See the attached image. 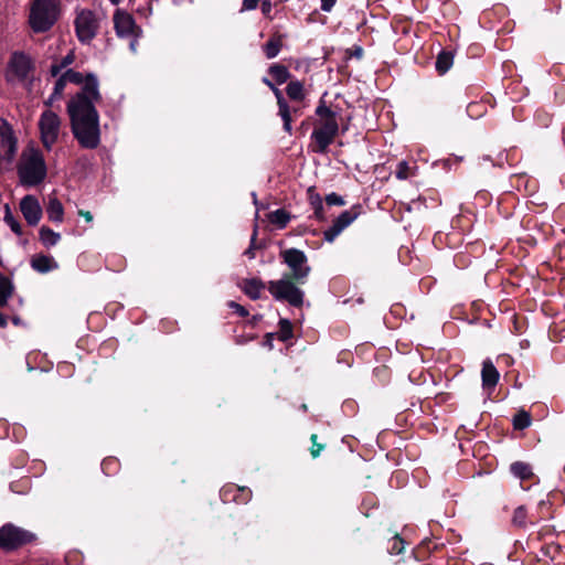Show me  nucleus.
<instances>
[{"label": "nucleus", "instance_id": "nucleus-1", "mask_svg": "<svg viewBox=\"0 0 565 565\" xmlns=\"http://www.w3.org/2000/svg\"><path fill=\"white\" fill-rule=\"evenodd\" d=\"M64 76L68 83L83 84L81 92L67 104L72 131L78 143L86 149H95L100 142L99 116L95 103L99 102V82L95 74L82 73L67 68Z\"/></svg>", "mask_w": 565, "mask_h": 565}, {"label": "nucleus", "instance_id": "nucleus-2", "mask_svg": "<svg viewBox=\"0 0 565 565\" xmlns=\"http://www.w3.org/2000/svg\"><path fill=\"white\" fill-rule=\"evenodd\" d=\"M316 115L319 119L311 134V139L315 141V151L324 153L338 136L339 114L321 100L316 109Z\"/></svg>", "mask_w": 565, "mask_h": 565}, {"label": "nucleus", "instance_id": "nucleus-3", "mask_svg": "<svg viewBox=\"0 0 565 565\" xmlns=\"http://www.w3.org/2000/svg\"><path fill=\"white\" fill-rule=\"evenodd\" d=\"M21 185L36 186L46 178V164L40 150L30 148L22 152L17 167Z\"/></svg>", "mask_w": 565, "mask_h": 565}, {"label": "nucleus", "instance_id": "nucleus-4", "mask_svg": "<svg viewBox=\"0 0 565 565\" xmlns=\"http://www.w3.org/2000/svg\"><path fill=\"white\" fill-rule=\"evenodd\" d=\"M60 0H32L29 23L33 32L44 33L57 21Z\"/></svg>", "mask_w": 565, "mask_h": 565}, {"label": "nucleus", "instance_id": "nucleus-5", "mask_svg": "<svg viewBox=\"0 0 565 565\" xmlns=\"http://www.w3.org/2000/svg\"><path fill=\"white\" fill-rule=\"evenodd\" d=\"M268 291L278 301H286L292 307H301L305 292L298 288L288 277L268 282Z\"/></svg>", "mask_w": 565, "mask_h": 565}, {"label": "nucleus", "instance_id": "nucleus-6", "mask_svg": "<svg viewBox=\"0 0 565 565\" xmlns=\"http://www.w3.org/2000/svg\"><path fill=\"white\" fill-rule=\"evenodd\" d=\"M34 65L29 55L23 52H14L9 61L7 78L9 82L26 84L32 81Z\"/></svg>", "mask_w": 565, "mask_h": 565}, {"label": "nucleus", "instance_id": "nucleus-7", "mask_svg": "<svg viewBox=\"0 0 565 565\" xmlns=\"http://www.w3.org/2000/svg\"><path fill=\"white\" fill-rule=\"evenodd\" d=\"M35 535L12 523H6L0 527V548L4 552H11L32 542Z\"/></svg>", "mask_w": 565, "mask_h": 565}, {"label": "nucleus", "instance_id": "nucleus-8", "mask_svg": "<svg viewBox=\"0 0 565 565\" xmlns=\"http://www.w3.org/2000/svg\"><path fill=\"white\" fill-rule=\"evenodd\" d=\"M282 263L288 266L291 277L299 284H303L310 274V266L306 254L298 248H287L280 252Z\"/></svg>", "mask_w": 565, "mask_h": 565}, {"label": "nucleus", "instance_id": "nucleus-9", "mask_svg": "<svg viewBox=\"0 0 565 565\" xmlns=\"http://www.w3.org/2000/svg\"><path fill=\"white\" fill-rule=\"evenodd\" d=\"M75 32L78 41L83 44H88L96 36L99 21L96 14L88 9H84L77 12L74 21Z\"/></svg>", "mask_w": 565, "mask_h": 565}, {"label": "nucleus", "instance_id": "nucleus-10", "mask_svg": "<svg viewBox=\"0 0 565 565\" xmlns=\"http://www.w3.org/2000/svg\"><path fill=\"white\" fill-rule=\"evenodd\" d=\"M39 129L41 134V141L44 148L46 150H51L60 136V117L51 110L43 111L39 120Z\"/></svg>", "mask_w": 565, "mask_h": 565}, {"label": "nucleus", "instance_id": "nucleus-11", "mask_svg": "<svg viewBox=\"0 0 565 565\" xmlns=\"http://www.w3.org/2000/svg\"><path fill=\"white\" fill-rule=\"evenodd\" d=\"M114 26L119 38L130 39L129 49L135 53L138 44V28L134 18L129 13L117 9L114 14Z\"/></svg>", "mask_w": 565, "mask_h": 565}, {"label": "nucleus", "instance_id": "nucleus-12", "mask_svg": "<svg viewBox=\"0 0 565 565\" xmlns=\"http://www.w3.org/2000/svg\"><path fill=\"white\" fill-rule=\"evenodd\" d=\"M361 205H353L351 209L343 211L323 232V238L332 243L348 226H350L360 215Z\"/></svg>", "mask_w": 565, "mask_h": 565}, {"label": "nucleus", "instance_id": "nucleus-13", "mask_svg": "<svg viewBox=\"0 0 565 565\" xmlns=\"http://www.w3.org/2000/svg\"><path fill=\"white\" fill-rule=\"evenodd\" d=\"M309 200H310V204L313 209V215L319 221H324L327 218L326 213H324L326 205L327 206L344 205L343 198L338 195L334 192L328 194L326 196V203H323V201L319 194L313 193L311 190H309Z\"/></svg>", "mask_w": 565, "mask_h": 565}, {"label": "nucleus", "instance_id": "nucleus-14", "mask_svg": "<svg viewBox=\"0 0 565 565\" xmlns=\"http://www.w3.org/2000/svg\"><path fill=\"white\" fill-rule=\"evenodd\" d=\"M263 82L264 84H266L270 90H273L276 99H277V104H278V115L280 116V118L282 119V122H284V130L288 134L291 132V109L287 103V100L284 98L282 96V93L279 88H277L273 83L271 81H269L268 78H263Z\"/></svg>", "mask_w": 565, "mask_h": 565}, {"label": "nucleus", "instance_id": "nucleus-15", "mask_svg": "<svg viewBox=\"0 0 565 565\" xmlns=\"http://www.w3.org/2000/svg\"><path fill=\"white\" fill-rule=\"evenodd\" d=\"M20 210L29 225H36L42 216L39 200L33 195H25L20 202Z\"/></svg>", "mask_w": 565, "mask_h": 565}, {"label": "nucleus", "instance_id": "nucleus-16", "mask_svg": "<svg viewBox=\"0 0 565 565\" xmlns=\"http://www.w3.org/2000/svg\"><path fill=\"white\" fill-rule=\"evenodd\" d=\"M252 497V492L247 488H238L230 486L221 490V499L223 501L234 500L237 503H247Z\"/></svg>", "mask_w": 565, "mask_h": 565}, {"label": "nucleus", "instance_id": "nucleus-17", "mask_svg": "<svg viewBox=\"0 0 565 565\" xmlns=\"http://www.w3.org/2000/svg\"><path fill=\"white\" fill-rule=\"evenodd\" d=\"M499 372L493 365L491 360H484L482 363V370H481V379H482V386L484 390L492 391L498 381H499Z\"/></svg>", "mask_w": 565, "mask_h": 565}, {"label": "nucleus", "instance_id": "nucleus-18", "mask_svg": "<svg viewBox=\"0 0 565 565\" xmlns=\"http://www.w3.org/2000/svg\"><path fill=\"white\" fill-rule=\"evenodd\" d=\"M265 287V284L259 278L244 279L241 285V288L244 291V294L252 300L259 299Z\"/></svg>", "mask_w": 565, "mask_h": 565}, {"label": "nucleus", "instance_id": "nucleus-19", "mask_svg": "<svg viewBox=\"0 0 565 565\" xmlns=\"http://www.w3.org/2000/svg\"><path fill=\"white\" fill-rule=\"evenodd\" d=\"M31 267L38 273L45 274L56 269L58 265L52 256L35 255L31 259Z\"/></svg>", "mask_w": 565, "mask_h": 565}, {"label": "nucleus", "instance_id": "nucleus-20", "mask_svg": "<svg viewBox=\"0 0 565 565\" xmlns=\"http://www.w3.org/2000/svg\"><path fill=\"white\" fill-rule=\"evenodd\" d=\"M46 214L51 222H54V223L63 222L64 209L58 199L50 198L47 206H46Z\"/></svg>", "mask_w": 565, "mask_h": 565}, {"label": "nucleus", "instance_id": "nucleus-21", "mask_svg": "<svg viewBox=\"0 0 565 565\" xmlns=\"http://www.w3.org/2000/svg\"><path fill=\"white\" fill-rule=\"evenodd\" d=\"M511 473L521 481L534 478L532 467L523 461H515L510 466Z\"/></svg>", "mask_w": 565, "mask_h": 565}, {"label": "nucleus", "instance_id": "nucleus-22", "mask_svg": "<svg viewBox=\"0 0 565 565\" xmlns=\"http://www.w3.org/2000/svg\"><path fill=\"white\" fill-rule=\"evenodd\" d=\"M282 47V35L274 34L263 46L267 58H275Z\"/></svg>", "mask_w": 565, "mask_h": 565}, {"label": "nucleus", "instance_id": "nucleus-23", "mask_svg": "<svg viewBox=\"0 0 565 565\" xmlns=\"http://www.w3.org/2000/svg\"><path fill=\"white\" fill-rule=\"evenodd\" d=\"M75 61V54L73 51H70L65 56H63L60 61H56L50 66V74L53 77L58 76L63 70L67 68Z\"/></svg>", "mask_w": 565, "mask_h": 565}, {"label": "nucleus", "instance_id": "nucleus-24", "mask_svg": "<svg viewBox=\"0 0 565 565\" xmlns=\"http://www.w3.org/2000/svg\"><path fill=\"white\" fill-rule=\"evenodd\" d=\"M61 239V235L50 227L42 226L40 228V241L45 247L55 246Z\"/></svg>", "mask_w": 565, "mask_h": 565}, {"label": "nucleus", "instance_id": "nucleus-25", "mask_svg": "<svg viewBox=\"0 0 565 565\" xmlns=\"http://www.w3.org/2000/svg\"><path fill=\"white\" fill-rule=\"evenodd\" d=\"M454 62V55L451 52L443 51L438 54L436 60V70L443 75L451 67Z\"/></svg>", "mask_w": 565, "mask_h": 565}, {"label": "nucleus", "instance_id": "nucleus-26", "mask_svg": "<svg viewBox=\"0 0 565 565\" xmlns=\"http://www.w3.org/2000/svg\"><path fill=\"white\" fill-rule=\"evenodd\" d=\"M56 77L57 79L55 81L53 92L46 100L47 105H52L55 100L60 99L63 96L66 84L68 83L63 73H61Z\"/></svg>", "mask_w": 565, "mask_h": 565}, {"label": "nucleus", "instance_id": "nucleus-27", "mask_svg": "<svg viewBox=\"0 0 565 565\" xmlns=\"http://www.w3.org/2000/svg\"><path fill=\"white\" fill-rule=\"evenodd\" d=\"M269 74L276 81L277 84H284L290 77V73L285 65L281 64H273L268 70Z\"/></svg>", "mask_w": 565, "mask_h": 565}, {"label": "nucleus", "instance_id": "nucleus-28", "mask_svg": "<svg viewBox=\"0 0 565 565\" xmlns=\"http://www.w3.org/2000/svg\"><path fill=\"white\" fill-rule=\"evenodd\" d=\"M550 507H551L550 501L541 500L537 503L536 513H532L530 515V523L534 524V523L539 522L542 519L550 518V512H548L550 511Z\"/></svg>", "mask_w": 565, "mask_h": 565}, {"label": "nucleus", "instance_id": "nucleus-29", "mask_svg": "<svg viewBox=\"0 0 565 565\" xmlns=\"http://www.w3.org/2000/svg\"><path fill=\"white\" fill-rule=\"evenodd\" d=\"M286 93L288 97L292 100L300 102L303 99V85L299 81L290 82L286 87Z\"/></svg>", "mask_w": 565, "mask_h": 565}, {"label": "nucleus", "instance_id": "nucleus-30", "mask_svg": "<svg viewBox=\"0 0 565 565\" xmlns=\"http://www.w3.org/2000/svg\"><path fill=\"white\" fill-rule=\"evenodd\" d=\"M269 221L279 228H285L290 221V215L282 209H278L268 215Z\"/></svg>", "mask_w": 565, "mask_h": 565}, {"label": "nucleus", "instance_id": "nucleus-31", "mask_svg": "<svg viewBox=\"0 0 565 565\" xmlns=\"http://www.w3.org/2000/svg\"><path fill=\"white\" fill-rule=\"evenodd\" d=\"M13 291L11 281L0 273V306H4Z\"/></svg>", "mask_w": 565, "mask_h": 565}, {"label": "nucleus", "instance_id": "nucleus-32", "mask_svg": "<svg viewBox=\"0 0 565 565\" xmlns=\"http://www.w3.org/2000/svg\"><path fill=\"white\" fill-rule=\"evenodd\" d=\"M1 145L7 149V159L11 160L17 150V140L11 132L1 135Z\"/></svg>", "mask_w": 565, "mask_h": 565}, {"label": "nucleus", "instance_id": "nucleus-33", "mask_svg": "<svg viewBox=\"0 0 565 565\" xmlns=\"http://www.w3.org/2000/svg\"><path fill=\"white\" fill-rule=\"evenodd\" d=\"M278 338L280 341H288L292 338V324L287 319H280L279 321Z\"/></svg>", "mask_w": 565, "mask_h": 565}, {"label": "nucleus", "instance_id": "nucleus-34", "mask_svg": "<svg viewBox=\"0 0 565 565\" xmlns=\"http://www.w3.org/2000/svg\"><path fill=\"white\" fill-rule=\"evenodd\" d=\"M531 425V416L527 412L521 411L513 417V426L515 429H525Z\"/></svg>", "mask_w": 565, "mask_h": 565}, {"label": "nucleus", "instance_id": "nucleus-35", "mask_svg": "<svg viewBox=\"0 0 565 565\" xmlns=\"http://www.w3.org/2000/svg\"><path fill=\"white\" fill-rule=\"evenodd\" d=\"M413 174V167H411L407 161L403 160L398 162L395 171V175L398 180H406Z\"/></svg>", "mask_w": 565, "mask_h": 565}, {"label": "nucleus", "instance_id": "nucleus-36", "mask_svg": "<svg viewBox=\"0 0 565 565\" xmlns=\"http://www.w3.org/2000/svg\"><path fill=\"white\" fill-rule=\"evenodd\" d=\"M487 111V108L483 104L481 103H470L468 106H467V115L472 118V119H477V118H480L481 116L484 115V113Z\"/></svg>", "mask_w": 565, "mask_h": 565}, {"label": "nucleus", "instance_id": "nucleus-37", "mask_svg": "<svg viewBox=\"0 0 565 565\" xmlns=\"http://www.w3.org/2000/svg\"><path fill=\"white\" fill-rule=\"evenodd\" d=\"M526 518H527V512H526V509L521 505V507H518L515 510H514V514H513V523L518 526H525L526 525Z\"/></svg>", "mask_w": 565, "mask_h": 565}, {"label": "nucleus", "instance_id": "nucleus-38", "mask_svg": "<svg viewBox=\"0 0 565 565\" xmlns=\"http://www.w3.org/2000/svg\"><path fill=\"white\" fill-rule=\"evenodd\" d=\"M4 222L9 225L12 232L21 234V225L11 214L9 206H6Z\"/></svg>", "mask_w": 565, "mask_h": 565}, {"label": "nucleus", "instance_id": "nucleus-39", "mask_svg": "<svg viewBox=\"0 0 565 565\" xmlns=\"http://www.w3.org/2000/svg\"><path fill=\"white\" fill-rule=\"evenodd\" d=\"M404 544H405L404 540L402 537H399L398 535H395L392 539L391 545L388 547V552L393 555H398L403 552Z\"/></svg>", "mask_w": 565, "mask_h": 565}, {"label": "nucleus", "instance_id": "nucleus-40", "mask_svg": "<svg viewBox=\"0 0 565 565\" xmlns=\"http://www.w3.org/2000/svg\"><path fill=\"white\" fill-rule=\"evenodd\" d=\"M257 234H258V226L255 225L253 234H252V237H250L249 246L244 252V255L247 256L250 259L255 258V249L258 248V246L256 244Z\"/></svg>", "mask_w": 565, "mask_h": 565}, {"label": "nucleus", "instance_id": "nucleus-41", "mask_svg": "<svg viewBox=\"0 0 565 565\" xmlns=\"http://www.w3.org/2000/svg\"><path fill=\"white\" fill-rule=\"evenodd\" d=\"M117 469V461L115 459H105L103 462H102V470L106 473V475H110L113 472H115Z\"/></svg>", "mask_w": 565, "mask_h": 565}, {"label": "nucleus", "instance_id": "nucleus-42", "mask_svg": "<svg viewBox=\"0 0 565 565\" xmlns=\"http://www.w3.org/2000/svg\"><path fill=\"white\" fill-rule=\"evenodd\" d=\"M228 306L233 309H235V311L241 316V317H246L248 316V311L241 305L236 303L235 301H231L228 303Z\"/></svg>", "mask_w": 565, "mask_h": 565}, {"label": "nucleus", "instance_id": "nucleus-43", "mask_svg": "<svg viewBox=\"0 0 565 565\" xmlns=\"http://www.w3.org/2000/svg\"><path fill=\"white\" fill-rule=\"evenodd\" d=\"M320 2H321V10L324 12H330L333 9L337 0H320Z\"/></svg>", "mask_w": 565, "mask_h": 565}, {"label": "nucleus", "instance_id": "nucleus-44", "mask_svg": "<svg viewBox=\"0 0 565 565\" xmlns=\"http://www.w3.org/2000/svg\"><path fill=\"white\" fill-rule=\"evenodd\" d=\"M316 439H317V435H312L311 436V440L313 443V448L311 450V455H312L313 458L318 457L320 451L323 448L321 445L316 444Z\"/></svg>", "mask_w": 565, "mask_h": 565}, {"label": "nucleus", "instance_id": "nucleus-45", "mask_svg": "<svg viewBox=\"0 0 565 565\" xmlns=\"http://www.w3.org/2000/svg\"><path fill=\"white\" fill-rule=\"evenodd\" d=\"M259 0H243V10H254L257 8Z\"/></svg>", "mask_w": 565, "mask_h": 565}, {"label": "nucleus", "instance_id": "nucleus-46", "mask_svg": "<svg viewBox=\"0 0 565 565\" xmlns=\"http://www.w3.org/2000/svg\"><path fill=\"white\" fill-rule=\"evenodd\" d=\"M79 215L83 216L87 222L93 221V215L90 212L87 211H79Z\"/></svg>", "mask_w": 565, "mask_h": 565}, {"label": "nucleus", "instance_id": "nucleus-47", "mask_svg": "<svg viewBox=\"0 0 565 565\" xmlns=\"http://www.w3.org/2000/svg\"><path fill=\"white\" fill-rule=\"evenodd\" d=\"M253 203L256 206L257 212L259 211L258 200L255 192H252Z\"/></svg>", "mask_w": 565, "mask_h": 565}, {"label": "nucleus", "instance_id": "nucleus-48", "mask_svg": "<svg viewBox=\"0 0 565 565\" xmlns=\"http://www.w3.org/2000/svg\"><path fill=\"white\" fill-rule=\"evenodd\" d=\"M7 324L6 317L0 312V327H4Z\"/></svg>", "mask_w": 565, "mask_h": 565}, {"label": "nucleus", "instance_id": "nucleus-49", "mask_svg": "<svg viewBox=\"0 0 565 565\" xmlns=\"http://www.w3.org/2000/svg\"><path fill=\"white\" fill-rule=\"evenodd\" d=\"M12 322L15 324V326H19L21 323V320L19 317H13L12 318Z\"/></svg>", "mask_w": 565, "mask_h": 565}, {"label": "nucleus", "instance_id": "nucleus-50", "mask_svg": "<svg viewBox=\"0 0 565 565\" xmlns=\"http://www.w3.org/2000/svg\"><path fill=\"white\" fill-rule=\"evenodd\" d=\"M356 56H358V57H361V56H362V49H359V50L356 51Z\"/></svg>", "mask_w": 565, "mask_h": 565}, {"label": "nucleus", "instance_id": "nucleus-51", "mask_svg": "<svg viewBox=\"0 0 565 565\" xmlns=\"http://www.w3.org/2000/svg\"><path fill=\"white\" fill-rule=\"evenodd\" d=\"M121 1H122V0H110V2H111L113 4H118V3H120Z\"/></svg>", "mask_w": 565, "mask_h": 565}, {"label": "nucleus", "instance_id": "nucleus-52", "mask_svg": "<svg viewBox=\"0 0 565 565\" xmlns=\"http://www.w3.org/2000/svg\"><path fill=\"white\" fill-rule=\"evenodd\" d=\"M62 367H68V364H66V363H65V364H63V365H60V366H58V370H62Z\"/></svg>", "mask_w": 565, "mask_h": 565}]
</instances>
